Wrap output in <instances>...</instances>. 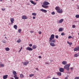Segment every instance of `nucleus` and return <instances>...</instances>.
I'll list each match as a JSON object with an SVG mask.
<instances>
[{"instance_id":"f257e3e1","label":"nucleus","mask_w":79,"mask_h":79,"mask_svg":"<svg viewBox=\"0 0 79 79\" xmlns=\"http://www.w3.org/2000/svg\"><path fill=\"white\" fill-rule=\"evenodd\" d=\"M54 39H55V35L54 34L52 35H51L50 37L49 38V42H50L51 41L52 42L55 43L56 42V41Z\"/></svg>"},{"instance_id":"f03ea898","label":"nucleus","mask_w":79,"mask_h":79,"mask_svg":"<svg viewBox=\"0 0 79 79\" xmlns=\"http://www.w3.org/2000/svg\"><path fill=\"white\" fill-rule=\"evenodd\" d=\"M49 4H50V3L48 2L45 1L43 3V5H42V6L43 7V8H48V6L47 5H49Z\"/></svg>"},{"instance_id":"7ed1b4c3","label":"nucleus","mask_w":79,"mask_h":79,"mask_svg":"<svg viewBox=\"0 0 79 79\" xmlns=\"http://www.w3.org/2000/svg\"><path fill=\"white\" fill-rule=\"evenodd\" d=\"M56 10L57 13H63V10L62 9H61L60 7L58 6H56L55 8Z\"/></svg>"},{"instance_id":"20e7f679","label":"nucleus","mask_w":79,"mask_h":79,"mask_svg":"<svg viewBox=\"0 0 79 79\" xmlns=\"http://www.w3.org/2000/svg\"><path fill=\"white\" fill-rule=\"evenodd\" d=\"M69 66L70 65L69 64L66 65L64 66V69L67 70V71H69Z\"/></svg>"},{"instance_id":"39448f33","label":"nucleus","mask_w":79,"mask_h":79,"mask_svg":"<svg viewBox=\"0 0 79 79\" xmlns=\"http://www.w3.org/2000/svg\"><path fill=\"white\" fill-rule=\"evenodd\" d=\"M49 43L50 44V45L51 46V47H55L56 46L55 43L53 42H52L51 41H50V42H49Z\"/></svg>"},{"instance_id":"423d86ee","label":"nucleus","mask_w":79,"mask_h":79,"mask_svg":"<svg viewBox=\"0 0 79 79\" xmlns=\"http://www.w3.org/2000/svg\"><path fill=\"white\" fill-rule=\"evenodd\" d=\"M10 19V22H11V24H13L14 23V21H15V19H14V18H11Z\"/></svg>"},{"instance_id":"0eeeda50","label":"nucleus","mask_w":79,"mask_h":79,"mask_svg":"<svg viewBox=\"0 0 79 79\" xmlns=\"http://www.w3.org/2000/svg\"><path fill=\"white\" fill-rule=\"evenodd\" d=\"M22 19H27V16L26 15H23L22 17Z\"/></svg>"},{"instance_id":"6e6552de","label":"nucleus","mask_w":79,"mask_h":79,"mask_svg":"<svg viewBox=\"0 0 79 79\" xmlns=\"http://www.w3.org/2000/svg\"><path fill=\"white\" fill-rule=\"evenodd\" d=\"M27 50H29V51H32V48L30 47H28L26 48Z\"/></svg>"},{"instance_id":"1a4fd4ad","label":"nucleus","mask_w":79,"mask_h":79,"mask_svg":"<svg viewBox=\"0 0 79 79\" xmlns=\"http://www.w3.org/2000/svg\"><path fill=\"white\" fill-rule=\"evenodd\" d=\"M29 61H28L27 62H23V65H24V66H26L27 64H29Z\"/></svg>"},{"instance_id":"9d476101","label":"nucleus","mask_w":79,"mask_h":79,"mask_svg":"<svg viewBox=\"0 0 79 79\" xmlns=\"http://www.w3.org/2000/svg\"><path fill=\"white\" fill-rule=\"evenodd\" d=\"M74 50L75 51H79V46L77 48H74Z\"/></svg>"},{"instance_id":"9b49d317","label":"nucleus","mask_w":79,"mask_h":79,"mask_svg":"<svg viewBox=\"0 0 79 79\" xmlns=\"http://www.w3.org/2000/svg\"><path fill=\"white\" fill-rule=\"evenodd\" d=\"M8 75H4L3 77V79H6L8 78Z\"/></svg>"},{"instance_id":"f8f14e48","label":"nucleus","mask_w":79,"mask_h":79,"mask_svg":"<svg viewBox=\"0 0 79 79\" xmlns=\"http://www.w3.org/2000/svg\"><path fill=\"white\" fill-rule=\"evenodd\" d=\"M30 2L31 3L33 4V5H36V3H35V2L32 0H31Z\"/></svg>"},{"instance_id":"ddd939ff","label":"nucleus","mask_w":79,"mask_h":79,"mask_svg":"<svg viewBox=\"0 0 79 79\" xmlns=\"http://www.w3.org/2000/svg\"><path fill=\"white\" fill-rule=\"evenodd\" d=\"M40 11H42V12H44V13H47V10L43 9H40Z\"/></svg>"},{"instance_id":"4468645a","label":"nucleus","mask_w":79,"mask_h":79,"mask_svg":"<svg viewBox=\"0 0 79 79\" xmlns=\"http://www.w3.org/2000/svg\"><path fill=\"white\" fill-rule=\"evenodd\" d=\"M24 77V75L22 74H20V77L22 79Z\"/></svg>"},{"instance_id":"2eb2a0df","label":"nucleus","mask_w":79,"mask_h":79,"mask_svg":"<svg viewBox=\"0 0 79 79\" xmlns=\"http://www.w3.org/2000/svg\"><path fill=\"white\" fill-rule=\"evenodd\" d=\"M59 71L60 72H64V69L63 68H60L59 69Z\"/></svg>"},{"instance_id":"dca6fc26","label":"nucleus","mask_w":79,"mask_h":79,"mask_svg":"<svg viewBox=\"0 0 79 79\" xmlns=\"http://www.w3.org/2000/svg\"><path fill=\"white\" fill-rule=\"evenodd\" d=\"M63 21H64V19H61L59 21V23H61L63 22Z\"/></svg>"},{"instance_id":"f3484780","label":"nucleus","mask_w":79,"mask_h":79,"mask_svg":"<svg viewBox=\"0 0 79 79\" xmlns=\"http://www.w3.org/2000/svg\"><path fill=\"white\" fill-rule=\"evenodd\" d=\"M12 73H13V74H14V75H15V76L16 75V74H17V73H16V72L14 70H13L12 71Z\"/></svg>"},{"instance_id":"a211bd4d","label":"nucleus","mask_w":79,"mask_h":79,"mask_svg":"<svg viewBox=\"0 0 79 79\" xmlns=\"http://www.w3.org/2000/svg\"><path fill=\"white\" fill-rule=\"evenodd\" d=\"M62 64L64 65H65L67 64V62L66 61H63L62 62Z\"/></svg>"},{"instance_id":"6ab92c4d","label":"nucleus","mask_w":79,"mask_h":79,"mask_svg":"<svg viewBox=\"0 0 79 79\" xmlns=\"http://www.w3.org/2000/svg\"><path fill=\"white\" fill-rule=\"evenodd\" d=\"M5 50L7 52H8V51H10V48H9L7 47L5 48Z\"/></svg>"},{"instance_id":"aec40b11","label":"nucleus","mask_w":79,"mask_h":79,"mask_svg":"<svg viewBox=\"0 0 79 79\" xmlns=\"http://www.w3.org/2000/svg\"><path fill=\"white\" fill-rule=\"evenodd\" d=\"M32 48L33 49H35L37 48V46L34 45L32 47Z\"/></svg>"},{"instance_id":"412c9836","label":"nucleus","mask_w":79,"mask_h":79,"mask_svg":"<svg viewBox=\"0 0 79 79\" xmlns=\"http://www.w3.org/2000/svg\"><path fill=\"white\" fill-rule=\"evenodd\" d=\"M14 27L15 29H16V30L18 28V26L16 25H15L14 26Z\"/></svg>"},{"instance_id":"4be33fe9","label":"nucleus","mask_w":79,"mask_h":79,"mask_svg":"<svg viewBox=\"0 0 79 79\" xmlns=\"http://www.w3.org/2000/svg\"><path fill=\"white\" fill-rule=\"evenodd\" d=\"M57 74L59 76H61V73L60 72H58L57 73Z\"/></svg>"},{"instance_id":"5701e85b","label":"nucleus","mask_w":79,"mask_h":79,"mask_svg":"<svg viewBox=\"0 0 79 79\" xmlns=\"http://www.w3.org/2000/svg\"><path fill=\"white\" fill-rule=\"evenodd\" d=\"M14 77H15V79H19V77H17V75H14Z\"/></svg>"},{"instance_id":"b1692460","label":"nucleus","mask_w":79,"mask_h":79,"mask_svg":"<svg viewBox=\"0 0 79 79\" xmlns=\"http://www.w3.org/2000/svg\"><path fill=\"white\" fill-rule=\"evenodd\" d=\"M63 31V28H60L59 29V32H61Z\"/></svg>"},{"instance_id":"393cba45","label":"nucleus","mask_w":79,"mask_h":79,"mask_svg":"<svg viewBox=\"0 0 79 79\" xmlns=\"http://www.w3.org/2000/svg\"><path fill=\"white\" fill-rule=\"evenodd\" d=\"M21 42V40H20V39L18 40H17V42H18V43H20Z\"/></svg>"},{"instance_id":"a878e982","label":"nucleus","mask_w":79,"mask_h":79,"mask_svg":"<svg viewBox=\"0 0 79 79\" xmlns=\"http://www.w3.org/2000/svg\"><path fill=\"white\" fill-rule=\"evenodd\" d=\"M32 15L33 16H36V15H37V14L35 13H32Z\"/></svg>"},{"instance_id":"bb28decb","label":"nucleus","mask_w":79,"mask_h":79,"mask_svg":"<svg viewBox=\"0 0 79 79\" xmlns=\"http://www.w3.org/2000/svg\"><path fill=\"white\" fill-rule=\"evenodd\" d=\"M5 65L4 64H0V67H4Z\"/></svg>"},{"instance_id":"cd10ccee","label":"nucleus","mask_w":79,"mask_h":79,"mask_svg":"<svg viewBox=\"0 0 79 79\" xmlns=\"http://www.w3.org/2000/svg\"><path fill=\"white\" fill-rule=\"evenodd\" d=\"M76 18H79V15H77L75 16Z\"/></svg>"},{"instance_id":"c85d7f7f","label":"nucleus","mask_w":79,"mask_h":79,"mask_svg":"<svg viewBox=\"0 0 79 79\" xmlns=\"http://www.w3.org/2000/svg\"><path fill=\"white\" fill-rule=\"evenodd\" d=\"M34 74H30L29 75V76L30 77H32V76H34Z\"/></svg>"},{"instance_id":"c756f323","label":"nucleus","mask_w":79,"mask_h":79,"mask_svg":"<svg viewBox=\"0 0 79 79\" xmlns=\"http://www.w3.org/2000/svg\"><path fill=\"white\" fill-rule=\"evenodd\" d=\"M74 56L75 57H77L78 56V55H77V54H75Z\"/></svg>"},{"instance_id":"7c9ffc66","label":"nucleus","mask_w":79,"mask_h":79,"mask_svg":"<svg viewBox=\"0 0 79 79\" xmlns=\"http://www.w3.org/2000/svg\"><path fill=\"white\" fill-rule=\"evenodd\" d=\"M21 29H19L18 30V32H19V33H20V32H21Z\"/></svg>"},{"instance_id":"2f4dec72","label":"nucleus","mask_w":79,"mask_h":79,"mask_svg":"<svg viewBox=\"0 0 79 79\" xmlns=\"http://www.w3.org/2000/svg\"><path fill=\"white\" fill-rule=\"evenodd\" d=\"M2 43H6V40H3L2 41Z\"/></svg>"},{"instance_id":"473e14b6","label":"nucleus","mask_w":79,"mask_h":79,"mask_svg":"<svg viewBox=\"0 0 79 79\" xmlns=\"http://www.w3.org/2000/svg\"><path fill=\"white\" fill-rule=\"evenodd\" d=\"M61 35H65V34L64 32H62L61 33Z\"/></svg>"},{"instance_id":"72a5a7b5","label":"nucleus","mask_w":79,"mask_h":79,"mask_svg":"<svg viewBox=\"0 0 79 79\" xmlns=\"http://www.w3.org/2000/svg\"><path fill=\"white\" fill-rule=\"evenodd\" d=\"M50 78H51V77H50V76H48L47 77V79H49Z\"/></svg>"},{"instance_id":"f704fd0d","label":"nucleus","mask_w":79,"mask_h":79,"mask_svg":"<svg viewBox=\"0 0 79 79\" xmlns=\"http://www.w3.org/2000/svg\"><path fill=\"white\" fill-rule=\"evenodd\" d=\"M51 14L53 15H54L55 14V13L54 12H52Z\"/></svg>"},{"instance_id":"c9c22d12","label":"nucleus","mask_w":79,"mask_h":79,"mask_svg":"<svg viewBox=\"0 0 79 79\" xmlns=\"http://www.w3.org/2000/svg\"><path fill=\"white\" fill-rule=\"evenodd\" d=\"M72 27L73 28H75V27H76V25H73L72 26Z\"/></svg>"},{"instance_id":"e433bc0d","label":"nucleus","mask_w":79,"mask_h":79,"mask_svg":"<svg viewBox=\"0 0 79 79\" xmlns=\"http://www.w3.org/2000/svg\"><path fill=\"white\" fill-rule=\"evenodd\" d=\"M22 49H23V48L22 47H21V49L19 51V52H20L21 51V50H22Z\"/></svg>"},{"instance_id":"4c0bfd02","label":"nucleus","mask_w":79,"mask_h":79,"mask_svg":"<svg viewBox=\"0 0 79 79\" xmlns=\"http://www.w3.org/2000/svg\"><path fill=\"white\" fill-rule=\"evenodd\" d=\"M55 37L56 39H58V35H56L55 36Z\"/></svg>"},{"instance_id":"58836bf2","label":"nucleus","mask_w":79,"mask_h":79,"mask_svg":"<svg viewBox=\"0 0 79 79\" xmlns=\"http://www.w3.org/2000/svg\"><path fill=\"white\" fill-rule=\"evenodd\" d=\"M75 79H79V77H76L75 78Z\"/></svg>"},{"instance_id":"ea45409f","label":"nucleus","mask_w":79,"mask_h":79,"mask_svg":"<svg viewBox=\"0 0 79 79\" xmlns=\"http://www.w3.org/2000/svg\"><path fill=\"white\" fill-rule=\"evenodd\" d=\"M71 38H72V36H69L68 37V39H71Z\"/></svg>"},{"instance_id":"a19ab883","label":"nucleus","mask_w":79,"mask_h":79,"mask_svg":"<svg viewBox=\"0 0 79 79\" xmlns=\"http://www.w3.org/2000/svg\"><path fill=\"white\" fill-rule=\"evenodd\" d=\"M2 11H5V8H2Z\"/></svg>"},{"instance_id":"79ce46f5","label":"nucleus","mask_w":79,"mask_h":79,"mask_svg":"<svg viewBox=\"0 0 79 79\" xmlns=\"http://www.w3.org/2000/svg\"><path fill=\"white\" fill-rule=\"evenodd\" d=\"M70 69H71V70H73V69H74V67H71Z\"/></svg>"},{"instance_id":"37998d69","label":"nucleus","mask_w":79,"mask_h":79,"mask_svg":"<svg viewBox=\"0 0 79 79\" xmlns=\"http://www.w3.org/2000/svg\"><path fill=\"white\" fill-rule=\"evenodd\" d=\"M39 34H42V32H41L40 31H39Z\"/></svg>"},{"instance_id":"c03bdc74","label":"nucleus","mask_w":79,"mask_h":79,"mask_svg":"<svg viewBox=\"0 0 79 79\" xmlns=\"http://www.w3.org/2000/svg\"><path fill=\"white\" fill-rule=\"evenodd\" d=\"M77 9L79 10V6L77 5Z\"/></svg>"},{"instance_id":"a18cd8bd","label":"nucleus","mask_w":79,"mask_h":79,"mask_svg":"<svg viewBox=\"0 0 79 79\" xmlns=\"http://www.w3.org/2000/svg\"><path fill=\"white\" fill-rule=\"evenodd\" d=\"M32 44H29V47H32Z\"/></svg>"},{"instance_id":"49530a36","label":"nucleus","mask_w":79,"mask_h":79,"mask_svg":"<svg viewBox=\"0 0 79 79\" xmlns=\"http://www.w3.org/2000/svg\"><path fill=\"white\" fill-rule=\"evenodd\" d=\"M45 64H49L48 63V62H47L45 63Z\"/></svg>"},{"instance_id":"de8ad7c7","label":"nucleus","mask_w":79,"mask_h":79,"mask_svg":"<svg viewBox=\"0 0 79 79\" xmlns=\"http://www.w3.org/2000/svg\"><path fill=\"white\" fill-rule=\"evenodd\" d=\"M33 19H35V17L33 16Z\"/></svg>"},{"instance_id":"09e8293b","label":"nucleus","mask_w":79,"mask_h":79,"mask_svg":"<svg viewBox=\"0 0 79 79\" xmlns=\"http://www.w3.org/2000/svg\"><path fill=\"white\" fill-rule=\"evenodd\" d=\"M35 69H36V70H37V71H38V70H39V69H38V68H35Z\"/></svg>"},{"instance_id":"8fccbe9b","label":"nucleus","mask_w":79,"mask_h":79,"mask_svg":"<svg viewBox=\"0 0 79 79\" xmlns=\"http://www.w3.org/2000/svg\"><path fill=\"white\" fill-rule=\"evenodd\" d=\"M69 45H72V43H71V42L69 43Z\"/></svg>"},{"instance_id":"3c124183","label":"nucleus","mask_w":79,"mask_h":79,"mask_svg":"<svg viewBox=\"0 0 79 79\" xmlns=\"http://www.w3.org/2000/svg\"><path fill=\"white\" fill-rule=\"evenodd\" d=\"M31 33H33L34 32V31H30Z\"/></svg>"},{"instance_id":"603ef678","label":"nucleus","mask_w":79,"mask_h":79,"mask_svg":"<svg viewBox=\"0 0 79 79\" xmlns=\"http://www.w3.org/2000/svg\"><path fill=\"white\" fill-rule=\"evenodd\" d=\"M68 79V78L67 77H65L64 78V79Z\"/></svg>"},{"instance_id":"864d4df0","label":"nucleus","mask_w":79,"mask_h":79,"mask_svg":"<svg viewBox=\"0 0 79 79\" xmlns=\"http://www.w3.org/2000/svg\"><path fill=\"white\" fill-rule=\"evenodd\" d=\"M39 58H41V56H39Z\"/></svg>"},{"instance_id":"5fc2aeb1","label":"nucleus","mask_w":79,"mask_h":79,"mask_svg":"<svg viewBox=\"0 0 79 79\" xmlns=\"http://www.w3.org/2000/svg\"><path fill=\"white\" fill-rule=\"evenodd\" d=\"M69 43H69V42L67 41V44H69Z\"/></svg>"},{"instance_id":"6e6d98bb","label":"nucleus","mask_w":79,"mask_h":79,"mask_svg":"<svg viewBox=\"0 0 79 79\" xmlns=\"http://www.w3.org/2000/svg\"><path fill=\"white\" fill-rule=\"evenodd\" d=\"M35 1H37H37H39V0H35Z\"/></svg>"},{"instance_id":"4d7b16f0","label":"nucleus","mask_w":79,"mask_h":79,"mask_svg":"<svg viewBox=\"0 0 79 79\" xmlns=\"http://www.w3.org/2000/svg\"><path fill=\"white\" fill-rule=\"evenodd\" d=\"M5 39H6V37H5Z\"/></svg>"},{"instance_id":"13d9d810","label":"nucleus","mask_w":79,"mask_h":79,"mask_svg":"<svg viewBox=\"0 0 79 79\" xmlns=\"http://www.w3.org/2000/svg\"><path fill=\"white\" fill-rule=\"evenodd\" d=\"M0 1H3V0H0Z\"/></svg>"},{"instance_id":"bf43d9fd","label":"nucleus","mask_w":79,"mask_h":79,"mask_svg":"<svg viewBox=\"0 0 79 79\" xmlns=\"http://www.w3.org/2000/svg\"><path fill=\"white\" fill-rule=\"evenodd\" d=\"M56 49V48H54V49Z\"/></svg>"},{"instance_id":"052dcab7","label":"nucleus","mask_w":79,"mask_h":79,"mask_svg":"<svg viewBox=\"0 0 79 79\" xmlns=\"http://www.w3.org/2000/svg\"><path fill=\"white\" fill-rule=\"evenodd\" d=\"M72 1H74V0H72Z\"/></svg>"},{"instance_id":"680f3d73","label":"nucleus","mask_w":79,"mask_h":79,"mask_svg":"<svg viewBox=\"0 0 79 79\" xmlns=\"http://www.w3.org/2000/svg\"><path fill=\"white\" fill-rule=\"evenodd\" d=\"M7 40H8V39H6Z\"/></svg>"}]
</instances>
